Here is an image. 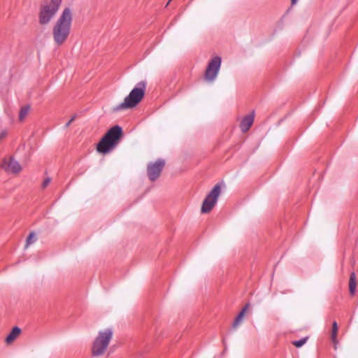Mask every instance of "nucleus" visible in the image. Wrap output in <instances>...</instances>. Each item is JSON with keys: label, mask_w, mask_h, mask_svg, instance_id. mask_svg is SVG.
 <instances>
[{"label": "nucleus", "mask_w": 358, "mask_h": 358, "mask_svg": "<svg viewBox=\"0 0 358 358\" xmlns=\"http://www.w3.org/2000/svg\"><path fill=\"white\" fill-rule=\"evenodd\" d=\"M255 120V112L252 111L251 113L245 116L244 118L240 123V128L241 131L245 133L248 131L252 127Z\"/></svg>", "instance_id": "9b49d317"}, {"label": "nucleus", "mask_w": 358, "mask_h": 358, "mask_svg": "<svg viewBox=\"0 0 358 358\" xmlns=\"http://www.w3.org/2000/svg\"><path fill=\"white\" fill-rule=\"evenodd\" d=\"M249 307H250V304L247 303L243 307V308L241 310V311L238 313V315L236 316V317L235 318V320L233 322V324H232L233 328H236L241 324V322H242L243 318L244 317V315L246 313V311L248 310Z\"/></svg>", "instance_id": "f8f14e48"}, {"label": "nucleus", "mask_w": 358, "mask_h": 358, "mask_svg": "<svg viewBox=\"0 0 358 358\" xmlns=\"http://www.w3.org/2000/svg\"><path fill=\"white\" fill-rule=\"evenodd\" d=\"M20 332L21 329L17 327H15L6 338V342L8 344L11 343L20 335Z\"/></svg>", "instance_id": "4468645a"}, {"label": "nucleus", "mask_w": 358, "mask_h": 358, "mask_svg": "<svg viewBox=\"0 0 358 358\" xmlns=\"http://www.w3.org/2000/svg\"><path fill=\"white\" fill-rule=\"evenodd\" d=\"M122 136V129L118 125H115L110 129L103 136L108 141L116 146Z\"/></svg>", "instance_id": "6e6552de"}, {"label": "nucleus", "mask_w": 358, "mask_h": 358, "mask_svg": "<svg viewBox=\"0 0 358 358\" xmlns=\"http://www.w3.org/2000/svg\"><path fill=\"white\" fill-rule=\"evenodd\" d=\"M146 86V81L142 80L138 82L129 95L124 98V101L113 108V111L117 112L136 107L143 99L145 94Z\"/></svg>", "instance_id": "f03ea898"}, {"label": "nucleus", "mask_w": 358, "mask_h": 358, "mask_svg": "<svg viewBox=\"0 0 358 358\" xmlns=\"http://www.w3.org/2000/svg\"><path fill=\"white\" fill-rule=\"evenodd\" d=\"M36 240V236L34 232H31L27 238L26 245L27 248L31 243H34Z\"/></svg>", "instance_id": "f3484780"}, {"label": "nucleus", "mask_w": 358, "mask_h": 358, "mask_svg": "<svg viewBox=\"0 0 358 358\" xmlns=\"http://www.w3.org/2000/svg\"><path fill=\"white\" fill-rule=\"evenodd\" d=\"M62 0H46L40 6L38 22L41 25L48 24L59 9Z\"/></svg>", "instance_id": "20e7f679"}, {"label": "nucleus", "mask_w": 358, "mask_h": 358, "mask_svg": "<svg viewBox=\"0 0 358 358\" xmlns=\"http://www.w3.org/2000/svg\"><path fill=\"white\" fill-rule=\"evenodd\" d=\"M50 182V179L49 178L45 179L44 181L43 182L42 187L45 188L49 185Z\"/></svg>", "instance_id": "6ab92c4d"}, {"label": "nucleus", "mask_w": 358, "mask_h": 358, "mask_svg": "<svg viewBox=\"0 0 358 358\" xmlns=\"http://www.w3.org/2000/svg\"><path fill=\"white\" fill-rule=\"evenodd\" d=\"M222 59L219 56L213 57L208 63L206 72L205 78L206 80L212 82L215 80L221 66Z\"/></svg>", "instance_id": "423d86ee"}, {"label": "nucleus", "mask_w": 358, "mask_h": 358, "mask_svg": "<svg viewBox=\"0 0 358 358\" xmlns=\"http://www.w3.org/2000/svg\"><path fill=\"white\" fill-rule=\"evenodd\" d=\"M2 168L6 171H11L17 173L22 170L21 165L14 158L11 157L8 160L4 159L2 164Z\"/></svg>", "instance_id": "1a4fd4ad"}, {"label": "nucleus", "mask_w": 358, "mask_h": 358, "mask_svg": "<svg viewBox=\"0 0 358 358\" xmlns=\"http://www.w3.org/2000/svg\"><path fill=\"white\" fill-rule=\"evenodd\" d=\"M220 193V184H217L213 187V188L203 200L201 209L202 213H208L211 211V210L216 204Z\"/></svg>", "instance_id": "39448f33"}, {"label": "nucleus", "mask_w": 358, "mask_h": 358, "mask_svg": "<svg viewBox=\"0 0 358 358\" xmlns=\"http://www.w3.org/2000/svg\"><path fill=\"white\" fill-rule=\"evenodd\" d=\"M164 166L165 161L162 159H158L155 162L150 163L147 167L148 176L150 180H156L159 177Z\"/></svg>", "instance_id": "0eeeda50"}, {"label": "nucleus", "mask_w": 358, "mask_h": 358, "mask_svg": "<svg viewBox=\"0 0 358 358\" xmlns=\"http://www.w3.org/2000/svg\"><path fill=\"white\" fill-rule=\"evenodd\" d=\"M338 324H337V322L336 321H334L332 324V330H331V341L332 343H334V349L336 350L337 348V343H338V341H337V334H338Z\"/></svg>", "instance_id": "2eb2a0df"}, {"label": "nucleus", "mask_w": 358, "mask_h": 358, "mask_svg": "<svg viewBox=\"0 0 358 358\" xmlns=\"http://www.w3.org/2000/svg\"><path fill=\"white\" fill-rule=\"evenodd\" d=\"M115 146L106 138L103 137L96 146L97 152L106 154L110 152Z\"/></svg>", "instance_id": "9d476101"}, {"label": "nucleus", "mask_w": 358, "mask_h": 358, "mask_svg": "<svg viewBox=\"0 0 358 358\" xmlns=\"http://www.w3.org/2000/svg\"><path fill=\"white\" fill-rule=\"evenodd\" d=\"M76 117V115H73L70 120L65 125V127H69L70 126V124L75 120Z\"/></svg>", "instance_id": "aec40b11"}, {"label": "nucleus", "mask_w": 358, "mask_h": 358, "mask_svg": "<svg viewBox=\"0 0 358 358\" xmlns=\"http://www.w3.org/2000/svg\"><path fill=\"white\" fill-rule=\"evenodd\" d=\"M297 1L298 0H291L292 5H294L297 2Z\"/></svg>", "instance_id": "412c9836"}, {"label": "nucleus", "mask_w": 358, "mask_h": 358, "mask_svg": "<svg viewBox=\"0 0 358 358\" xmlns=\"http://www.w3.org/2000/svg\"><path fill=\"white\" fill-rule=\"evenodd\" d=\"M30 110V106L27 105L21 108L19 113V120L20 121L24 120L27 114L29 113Z\"/></svg>", "instance_id": "dca6fc26"}, {"label": "nucleus", "mask_w": 358, "mask_h": 358, "mask_svg": "<svg viewBox=\"0 0 358 358\" xmlns=\"http://www.w3.org/2000/svg\"><path fill=\"white\" fill-rule=\"evenodd\" d=\"M308 340V338L306 337V338H303L299 341H294L292 342V344L296 347V348H300L301 346H303L307 341Z\"/></svg>", "instance_id": "a211bd4d"}, {"label": "nucleus", "mask_w": 358, "mask_h": 358, "mask_svg": "<svg viewBox=\"0 0 358 358\" xmlns=\"http://www.w3.org/2000/svg\"><path fill=\"white\" fill-rule=\"evenodd\" d=\"M73 22V13L70 8H65L52 29V34L55 45L61 46L67 41L71 34Z\"/></svg>", "instance_id": "f257e3e1"}, {"label": "nucleus", "mask_w": 358, "mask_h": 358, "mask_svg": "<svg viewBox=\"0 0 358 358\" xmlns=\"http://www.w3.org/2000/svg\"><path fill=\"white\" fill-rule=\"evenodd\" d=\"M113 331L110 328L99 331L98 335L92 342L91 347L92 356L99 357L103 356L108 350V345L113 338Z\"/></svg>", "instance_id": "7ed1b4c3"}, {"label": "nucleus", "mask_w": 358, "mask_h": 358, "mask_svg": "<svg viewBox=\"0 0 358 358\" xmlns=\"http://www.w3.org/2000/svg\"><path fill=\"white\" fill-rule=\"evenodd\" d=\"M357 280L356 275L354 272H352L349 279V292L351 296H354L356 292Z\"/></svg>", "instance_id": "ddd939ff"}]
</instances>
